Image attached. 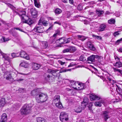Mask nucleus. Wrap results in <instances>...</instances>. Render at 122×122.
I'll return each mask as SVG.
<instances>
[{
    "instance_id": "e433bc0d",
    "label": "nucleus",
    "mask_w": 122,
    "mask_h": 122,
    "mask_svg": "<svg viewBox=\"0 0 122 122\" xmlns=\"http://www.w3.org/2000/svg\"><path fill=\"white\" fill-rule=\"evenodd\" d=\"M57 71L56 70H54L51 69H48L47 71L48 73H50L52 74L55 73Z\"/></svg>"
},
{
    "instance_id": "6e6552de",
    "label": "nucleus",
    "mask_w": 122,
    "mask_h": 122,
    "mask_svg": "<svg viewBox=\"0 0 122 122\" xmlns=\"http://www.w3.org/2000/svg\"><path fill=\"white\" fill-rule=\"evenodd\" d=\"M26 12L25 11H23L20 12L19 14L20 16H21V20L22 21L23 20L26 19L28 18V16L26 14Z\"/></svg>"
},
{
    "instance_id": "8fccbe9b",
    "label": "nucleus",
    "mask_w": 122,
    "mask_h": 122,
    "mask_svg": "<svg viewBox=\"0 0 122 122\" xmlns=\"http://www.w3.org/2000/svg\"><path fill=\"white\" fill-rule=\"evenodd\" d=\"M19 91L20 93H22L25 92V90L24 88H20L19 89Z\"/></svg>"
},
{
    "instance_id": "bb28decb",
    "label": "nucleus",
    "mask_w": 122,
    "mask_h": 122,
    "mask_svg": "<svg viewBox=\"0 0 122 122\" xmlns=\"http://www.w3.org/2000/svg\"><path fill=\"white\" fill-rule=\"evenodd\" d=\"M44 77L46 80H48L51 77V76L48 74V73L47 72L46 73L44 74Z\"/></svg>"
},
{
    "instance_id": "9d476101",
    "label": "nucleus",
    "mask_w": 122,
    "mask_h": 122,
    "mask_svg": "<svg viewBox=\"0 0 122 122\" xmlns=\"http://www.w3.org/2000/svg\"><path fill=\"white\" fill-rule=\"evenodd\" d=\"M105 103V101L104 99H101L98 101L95 102L94 104L96 106L100 107L102 106V104H104Z\"/></svg>"
},
{
    "instance_id": "79ce46f5",
    "label": "nucleus",
    "mask_w": 122,
    "mask_h": 122,
    "mask_svg": "<svg viewBox=\"0 0 122 122\" xmlns=\"http://www.w3.org/2000/svg\"><path fill=\"white\" fill-rule=\"evenodd\" d=\"M42 44L43 48H46L48 46V43L46 42H42Z\"/></svg>"
},
{
    "instance_id": "72a5a7b5",
    "label": "nucleus",
    "mask_w": 122,
    "mask_h": 122,
    "mask_svg": "<svg viewBox=\"0 0 122 122\" xmlns=\"http://www.w3.org/2000/svg\"><path fill=\"white\" fill-rule=\"evenodd\" d=\"M113 69L114 72H118L119 73V74L120 76H122V70H120V69L116 68L114 67H113Z\"/></svg>"
},
{
    "instance_id": "de8ad7c7",
    "label": "nucleus",
    "mask_w": 122,
    "mask_h": 122,
    "mask_svg": "<svg viewBox=\"0 0 122 122\" xmlns=\"http://www.w3.org/2000/svg\"><path fill=\"white\" fill-rule=\"evenodd\" d=\"M92 104L91 102L89 103L88 104L87 106L89 110H90L91 109V108L92 106Z\"/></svg>"
},
{
    "instance_id": "0e129e2a",
    "label": "nucleus",
    "mask_w": 122,
    "mask_h": 122,
    "mask_svg": "<svg viewBox=\"0 0 122 122\" xmlns=\"http://www.w3.org/2000/svg\"><path fill=\"white\" fill-rule=\"evenodd\" d=\"M94 59H95V58H100L99 56L97 55H94Z\"/></svg>"
},
{
    "instance_id": "a19ab883",
    "label": "nucleus",
    "mask_w": 122,
    "mask_h": 122,
    "mask_svg": "<svg viewBox=\"0 0 122 122\" xmlns=\"http://www.w3.org/2000/svg\"><path fill=\"white\" fill-rule=\"evenodd\" d=\"M55 13L56 14H59L61 13L62 12V10H61L57 8L56 9L55 11Z\"/></svg>"
},
{
    "instance_id": "412c9836",
    "label": "nucleus",
    "mask_w": 122,
    "mask_h": 122,
    "mask_svg": "<svg viewBox=\"0 0 122 122\" xmlns=\"http://www.w3.org/2000/svg\"><path fill=\"white\" fill-rule=\"evenodd\" d=\"M106 25L104 24H101L100 26L99 31H102L104 30L105 29L106 27Z\"/></svg>"
},
{
    "instance_id": "680f3d73",
    "label": "nucleus",
    "mask_w": 122,
    "mask_h": 122,
    "mask_svg": "<svg viewBox=\"0 0 122 122\" xmlns=\"http://www.w3.org/2000/svg\"><path fill=\"white\" fill-rule=\"evenodd\" d=\"M70 3L72 5H73L74 3L73 0H69Z\"/></svg>"
},
{
    "instance_id": "c03bdc74",
    "label": "nucleus",
    "mask_w": 122,
    "mask_h": 122,
    "mask_svg": "<svg viewBox=\"0 0 122 122\" xmlns=\"http://www.w3.org/2000/svg\"><path fill=\"white\" fill-rule=\"evenodd\" d=\"M77 37L82 41H83L85 40V39L84 38V37L82 36L78 35L77 36Z\"/></svg>"
},
{
    "instance_id": "6e6d98bb",
    "label": "nucleus",
    "mask_w": 122,
    "mask_h": 122,
    "mask_svg": "<svg viewBox=\"0 0 122 122\" xmlns=\"http://www.w3.org/2000/svg\"><path fill=\"white\" fill-rule=\"evenodd\" d=\"M69 48H67L66 49H65L63 50V53H66L67 52H70L69 50Z\"/></svg>"
},
{
    "instance_id": "c85d7f7f",
    "label": "nucleus",
    "mask_w": 122,
    "mask_h": 122,
    "mask_svg": "<svg viewBox=\"0 0 122 122\" xmlns=\"http://www.w3.org/2000/svg\"><path fill=\"white\" fill-rule=\"evenodd\" d=\"M21 66L25 68L29 66L28 64L26 62L23 61L20 64Z\"/></svg>"
},
{
    "instance_id": "2eb2a0df",
    "label": "nucleus",
    "mask_w": 122,
    "mask_h": 122,
    "mask_svg": "<svg viewBox=\"0 0 122 122\" xmlns=\"http://www.w3.org/2000/svg\"><path fill=\"white\" fill-rule=\"evenodd\" d=\"M32 66L33 69L35 70H38L40 67V64L33 63H32Z\"/></svg>"
},
{
    "instance_id": "ea45409f",
    "label": "nucleus",
    "mask_w": 122,
    "mask_h": 122,
    "mask_svg": "<svg viewBox=\"0 0 122 122\" xmlns=\"http://www.w3.org/2000/svg\"><path fill=\"white\" fill-rule=\"evenodd\" d=\"M116 82V81H115L114 80H112V82H111V83H114V84H111V86H113V87H115V89L117 90V87H118V86L117 85L115 84V83Z\"/></svg>"
},
{
    "instance_id": "ddd939ff",
    "label": "nucleus",
    "mask_w": 122,
    "mask_h": 122,
    "mask_svg": "<svg viewBox=\"0 0 122 122\" xmlns=\"http://www.w3.org/2000/svg\"><path fill=\"white\" fill-rule=\"evenodd\" d=\"M48 24V23L47 21L43 20L41 18L40 19L38 23V25H43L45 26L47 25Z\"/></svg>"
},
{
    "instance_id": "774afa93",
    "label": "nucleus",
    "mask_w": 122,
    "mask_h": 122,
    "mask_svg": "<svg viewBox=\"0 0 122 122\" xmlns=\"http://www.w3.org/2000/svg\"><path fill=\"white\" fill-rule=\"evenodd\" d=\"M119 52H122V48H120L118 50Z\"/></svg>"
},
{
    "instance_id": "b1692460",
    "label": "nucleus",
    "mask_w": 122,
    "mask_h": 122,
    "mask_svg": "<svg viewBox=\"0 0 122 122\" xmlns=\"http://www.w3.org/2000/svg\"><path fill=\"white\" fill-rule=\"evenodd\" d=\"M78 83H76L75 81H72L70 82V84L72 87L75 89L76 88V86H77Z\"/></svg>"
},
{
    "instance_id": "e2e57ef3",
    "label": "nucleus",
    "mask_w": 122,
    "mask_h": 122,
    "mask_svg": "<svg viewBox=\"0 0 122 122\" xmlns=\"http://www.w3.org/2000/svg\"><path fill=\"white\" fill-rule=\"evenodd\" d=\"M53 25H52L51 26H50L47 30H51L53 27Z\"/></svg>"
},
{
    "instance_id": "7c9ffc66",
    "label": "nucleus",
    "mask_w": 122,
    "mask_h": 122,
    "mask_svg": "<svg viewBox=\"0 0 122 122\" xmlns=\"http://www.w3.org/2000/svg\"><path fill=\"white\" fill-rule=\"evenodd\" d=\"M7 116L6 114L4 113L3 114L2 116L1 119L2 120L5 122L7 120Z\"/></svg>"
},
{
    "instance_id": "052dcab7",
    "label": "nucleus",
    "mask_w": 122,
    "mask_h": 122,
    "mask_svg": "<svg viewBox=\"0 0 122 122\" xmlns=\"http://www.w3.org/2000/svg\"><path fill=\"white\" fill-rule=\"evenodd\" d=\"M59 63L61 65H63L64 64H65V62H63L61 61H59Z\"/></svg>"
},
{
    "instance_id": "423d86ee",
    "label": "nucleus",
    "mask_w": 122,
    "mask_h": 122,
    "mask_svg": "<svg viewBox=\"0 0 122 122\" xmlns=\"http://www.w3.org/2000/svg\"><path fill=\"white\" fill-rule=\"evenodd\" d=\"M34 30L36 32L41 33L43 32L45 30L42 26H40L38 24V25H36L34 29Z\"/></svg>"
},
{
    "instance_id": "a18cd8bd",
    "label": "nucleus",
    "mask_w": 122,
    "mask_h": 122,
    "mask_svg": "<svg viewBox=\"0 0 122 122\" xmlns=\"http://www.w3.org/2000/svg\"><path fill=\"white\" fill-rule=\"evenodd\" d=\"M122 41V38H121L120 39L117 40L115 43L116 44L118 45L119 43H121Z\"/></svg>"
},
{
    "instance_id": "f257e3e1",
    "label": "nucleus",
    "mask_w": 122,
    "mask_h": 122,
    "mask_svg": "<svg viewBox=\"0 0 122 122\" xmlns=\"http://www.w3.org/2000/svg\"><path fill=\"white\" fill-rule=\"evenodd\" d=\"M18 56H17L16 54L15 53H13L11 54H10L8 56V61H9V64L10 66V68L11 69V71H10L9 72H8V82L9 83H11L13 80V77L16 76L18 74L22 75H25L26 74L21 73L15 70L12 67V63L10 62V60L9 58L11 59L13 58L16 57Z\"/></svg>"
},
{
    "instance_id": "bf43d9fd",
    "label": "nucleus",
    "mask_w": 122,
    "mask_h": 122,
    "mask_svg": "<svg viewBox=\"0 0 122 122\" xmlns=\"http://www.w3.org/2000/svg\"><path fill=\"white\" fill-rule=\"evenodd\" d=\"M58 24L60 25H61V23L58 21H57L54 23V24Z\"/></svg>"
},
{
    "instance_id": "393cba45",
    "label": "nucleus",
    "mask_w": 122,
    "mask_h": 122,
    "mask_svg": "<svg viewBox=\"0 0 122 122\" xmlns=\"http://www.w3.org/2000/svg\"><path fill=\"white\" fill-rule=\"evenodd\" d=\"M5 103V100L4 98H2L0 101V108L3 107Z\"/></svg>"
},
{
    "instance_id": "4468645a",
    "label": "nucleus",
    "mask_w": 122,
    "mask_h": 122,
    "mask_svg": "<svg viewBox=\"0 0 122 122\" xmlns=\"http://www.w3.org/2000/svg\"><path fill=\"white\" fill-rule=\"evenodd\" d=\"M85 85L82 84L78 83L77 86L76 87V88L75 89L80 90L83 89L85 87Z\"/></svg>"
},
{
    "instance_id": "473e14b6",
    "label": "nucleus",
    "mask_w": 122,
    "mask_h": 122,
    "mask_svg": "<svg viewBox=\"0 0 122 122\" xmlns=\"http://www.w3.org/2000/svg\"><path fill=\"white\" fill-rule=\"evenodd\" d=\"M114 66L118 68H120L122 66V63L120 61L117 62L115 63Z\"/></svg>"
},
{
    "instance_id": "09e8293b",
    "label": "nucleus",
    "mask_w": 122,
    "mask_h": 122,
    "mask_svg": "<svg viewBox=\"0 0 122 122\" xmlns=\"http://www.w3.org/2000/svg\"><path fill=\"white\" fill-rule=\"evenodd\" d=\"M77 9L79 10H81L83 9L81 5H79L77 7Z\"/></svg>"
},
{
    "instance_id": "a878e982",
    "label": "nucleus",
    "mask_w": 122,
    "mask_h": 122,
    "mask_svg": "<svg viewBox=\"0 0 122 122\" xmlns=\"http://www.w3.org/2000/svg\"><path fill=\"white\" fill-rule=\"evenodd\" d=\"M64 37H63L59 38L58 40H57L56 43H58L60 44H64Z\"/></svg>"
},
{
    "instance_id": "9b49d317",
    "label": "nucleus",
    "mask_w": 122,
    "mask_h": 122,
    "mask_svg": "<svg viewBox=\"0 0 122 122\" xmlns=\"http://www.w3.org/2000/svg\"><path fill=\"white\" fill-rule=\"evenodd\" d=\"M90 97V99L92 101L98 100L101 99V98L93 94H91Z\"/></svg>"
},
{
    "instance_id": "5fc2aeb1",
    "label": "nucleus",
    "mask_w": 122,
    "mask_h": 122,
    "mask_svg": "<svg viewBox=\"0 0 122 122\" xmlns=\"http://www.w3.org/2000/svg\"><path fill=\"white\" fill-rule=\"evenodd\" d=\"M95 36L96 37V38H97L98 40H102V37L100 36Z\"/></svg>"
},
{
    "instance_id": "a211bd4d",
    "label": "nucleus",
    "mask_w": 122,
    "mask_h": 122,
    "mask_svg": "<svg viewBox=\"0 0 122 122\" xmlns=\"http://www.w3.org/2000/svg\"><path fill=\"white\" fill-rule=\"evenodd\" d=\"M109 113V112L107 111H104L103 112V116L105 121H106L109 118V117L108 116Z\"/></svg>"
},
{
    "instance_id": "f704fd0d",
    "label": "nucleus",
    "mask_w": 122,
    "mask_h": 122,
    "mask_svg": "<svg viewBox=\"0 0 122 122\" xmlns=\"http://www.w3.org/2000/svg\"><path fill=\"white\" fill-rule=\"evenodd\" d=\"M70 52H73L76 51V48L74 46H71L69 48Z\"/></svg>"
},
{
    "instance_id": "f3484780",
    "label": "nucleus",
    "mask_w": 122,
    "mask_h": 122,
    "mask_svg": "<svg viewBox=\"0 0 122 122\" xmlns=\"http://www.w3.org/2000/svg\"><path fill=\"white\" fill-rule=\"evenodd\" d=\"M94 55H92L88 57L87 58V62L89 63H91L94 61Z\"/></svg>"
},
{
    "instance_id": "dca6fc26",
    "label": "nucleus",
    "mask_w": 122,
    "mask_h": 122,
    "mask_svg": "<svg viewBox=\"0 0 122 122\" xmlns=\"http://www.w3.org/2000/svg\"><path fill=\"white\" fill-rule=\"evenodd\" d=\"M88 102V99L86 97L84 98L83 101L82 102L81 104V106L83 107V108L85 107H86V105L87 104Z\"/></svg>"
},
{
    "instance_id": "864d4df0",
    "label": "nucleus",
    "mask_w": 122,
    "mask_h": 122,
    "mask_svg": "<svg viewBox=\"0 0 122 122\" xmlns=\"http://www.w3.org/2000/svg\"><path fill=\"white\" fill-rule=\"evenodd\" d=\"M119 31L115 32H114L113 33V35L114 36H117L119 34Z\"/></svg>"
},
{
    "instance_id": "c756f323",
    "label": "nucleus",
    "mask_w": 122,
    "mask_h": 122,
    "mask_svg": "<svg viewBox=\"0 0 122 122\" xmlns=\"http://www.w3.org/2000/svg\"><path fill=\"white\" fill-rule=\"evenodd\" d=\"M38 89H35L31 92V94L32 95L35 96L37 95L38 94Z\"/></svg>"
},
{
    "instance_id": "cd10ccee",
    "label": "nucleus",
    "mask_w": 122,
    "mask_h": 122,
    "mask_svg": "<svg viewBox=\"0 0 122 122\" xmlns=\"http://www.w3.org/2000/svg\"><path fill=\"white\" fill-rule=\"evenodd\" d=\"M96 14L99 16H102V15L104 13L103 11L100 10H96Z\"/></svg>"
},
{
    "instance_id": "13d9d810",
    "label": "nucleus",
    "mask_w": 122,
    "mask_h": 122,
    "mask_svg": "<svg viewBox=\"0 0 122 122\" xmlns=\"http://www.w3.org/2000/svg\"><path fill=\"white\" fill-rule=\"evenodd\" d=\"M72 40L71 38H67V43L71 41Z\"/></svg>"
},
{
    "instance_id": "1a4fd4ad",
    "label": "nucleus",
    "mask_w": 122,
    "mask_h": 122,
    "mask_svg": "<svg viewBox=\"0 0 122 122\" xmlns=\"http://www.w3.org/2000/svg\"><path fill=\"white\" fill-rule=\"evenodd\" d=\"M20 57L25 58L26 59L28 60L29 59V56L23 51H21L20 53Z\"/></svg>"
},
{
    "instance_id": "4be33fe9",
    "label": "nucleus",
    "mask_w": 122,
    "mask_h": 122,
    "mask_svg": "<svg viewBox=\"0 0 122 122\" xmlns=\"http://www.w3.org/2000/svg\"><path fill=\"white\" fill-rule=\"evenodd\" d=\"M31 14L32 16H36L37 13V12L35 8H32L31 9Z\"/></svg>"
},
{
    "instance_id": "6ab92c4d",
    "label": "nucleus",
    "mask_w": 122,
    "mask_h": 122,
    "mask_svg": "<svg viewBox=\"0 0 122 122\" xmlns=\"http://www.w3.org/2000/svg\"><path fill=\"white\" fill-rule=\"evenodd\" d=\"M60 96L59 95H56L54 98L53 102L54 103H56L57 102H60Z\"/></svg>"
},
{
    "instance_id": "49530a36",
    "label": "nucleus",
    "mask_w": 122,
    "mask_h": 122,
    "mask_svg": "<svg viewBox=\"0 0 122 122\" xmlns=\"http://www.w3.org/2000/svg\"><path fill=\"white\" fill-rule=\"evenodd\" d=\"M79 59L80 61H83L86 60L85 58L83 55H81V56L80 57Z\"/></svg>"
},
{
    "instance_id": "4d7b16f0",
    "label": "nucleus",
    "mask_w": 122,
    "mask_h": 122,
    "mask_svg": "<svg viewBox=\"0 0 122 122\" xmlns=\"http://www.w3.org/2000/svg\"><path fill=\"white\" fill-rule=\"evenodd\" d=\"M47 56L48 57H49L51 58H53V57L52 56H58L59 55H47Z\"/></svg>"
},
{
    "instance_id": "603ef678",
    "label": "nucleus",
    "mask_w": 122,
    "mask_h": 122,
    "mask_svg": "<svg viewBox=\"0 0 122 122\" xmlns=\"http://www.w3.org/2000/svg\"><path fill=\"white\" fill-rule=\"evenodd\" d=\"M66 14L67 18H69L71 15V13L69 11H67L66 12Z\"/></svg>"
},
{
    "instance_id": "2f4dec72",
    "label": "nucleus",
    "mask_w": 122,
    "mask_h": 122,
    "mask_svg": "<svg viewBox=\"0 0 122 122\" xmlns=\"http://www.w3.org/2000/svg\"><path fill=\"white\" fill-rule=\"evenodd\" d=\"M37 122H46V120L44 118L40 117L36 118Z\"/></svg>"
},
{
    "instance_id": "f8f14e48",
    "label": "nucleus",
    "mask_w": 122,
    "mask_h": 122,
    "mask_svg": "<svg viewBox=\"0 0 122 122\" xmlns=\"http://www.w3.org/2000/svg\"><path fill=\"white\" fill-rule=\"evenodd\" d=\"M23 23H27L28 24L30 25L32 24L33 23V21L30 19L28 17V18L26 19L23 20L22 21Z\"/></svg>"
},
{
    "instance_id": "3c124183",
    "label": "nucleus",
    "mask_w": 122,
    "mask_h": 122,
    "mask_svg": "<svg viewBox=\"0 0 122 122\" xmlns=\"http://www.w3.org/2000/svg\"><path fill=\"white\" fill-rule=\"evenodd\" d=\"M8 7L12 10H14L15 8V7L13 5L9 4H8Z\"/></svg>"
},
{
    "instance_id": "aec40b11",
    "label": "nucleus",
    "mask_w": 122,
    "mask_h": 122,
    "mask_svg": "<svg viewBox=\"0 0 122 122\" xmlns=\"http://www.w3.org/2000/svg\"><path fill=\"white\" fill-rule=\"evenodd\" d=\"M87 46L89 49L93 51L95 50V48L91 42H88L87 43Z\"/></svg>"
},
{
    "instance_id": "c9c22d12",
    "label": "nucleus",
    "mask_w": 122,
    "mask_h": 122,
    "mask_svg": "<svg viewBox=\"0 0 122 122\" xmlns=\"http://www.w3.org/2000/svg\"><path fill=\"white\" fill-rule=\"evenodd\" d=\"M35 6L37 8H39L40 6V4L39 1L37 0H34Z\"/></svg>"
},
{
    "instance_id": "58836bf2",
    "label": "nucleus",
    "mask_w": 122,
    "mask_h": 122,
    "mask_svg": "<svg viewBox=\"0 0 122 122\" xmlns=\"http://www.w3.org/2000/svg\"><path fill=\"white\" fill-rule=\"evenodd\" d=\"M108 23L110 24H114L115 22V20L113 18H111L108 20Z\"/></svg>"
},
{
    "instance_id": "0eeeda50",
    "label": "nucleus",
    "mask_w": 122,
    "mask_h": 122,
    "mask_svg": "<svg viewBox=\"0 0 122 122\" xmlns=\"http://www.w3.org/2000/svg\"><path fill=\"white\" fill-rule=\"evenodd\" d=\"M60 32L59 30H57V31H56V33L51 37V38L53 39L52 41V43H54L56 42L57 40L56 39V37L57 35H59Z\"/></svg>"
},
{
    "instance_id": "7ed1b4c3",
    "label": "nucleus",
    "mask_w": 122,
    "mask_h": 122,
    "mask_svg": "<svg viewBox=\"0 0 122 122\" xmlns=\"http://www.w3.org/2000/svg\"><path fill=\"white\" fill-rule=\"evenodd\" d=\"M94 69V71H92V73H94L96 74V75L99 77H101L102 76V75H107V78L110 82H112V76L110 75L108 73H107L106 74L102 72L101 71H98L94 67H93Z\"/></svg>"
},
{
    "instance_id": "39448f33",
    "label": "nucleus",
    "mask_w": 122,
    "mask_h": 122,
    "mask_svg": "<svg viewBox=\"0 0 122 122\" xmlns=\"http://www.w3.org/2000/svg\"><path fill=\"white\" fill-rule=\"evenodd\" d=\"M60 118L62 122H66L68 120L67 114L64 112H61L60 114Z\"/></svg>"
},
{
    "instance_id": "37998d69",
    "label": "nucleus",
    "mask_w": 122,
    "mask_h": 122,
    "mask_svg": "<svg viewBox=\"0 0 122 122\" xmlns=\"http://www.w3.org/2000/svg\"><path fill=\"white\" fill-rule=\"evenodd\" d=\"M8 41L7 39H5V37H3L2 38L0 39V42H5L6 41Z\"/></svg>"
},
{
    "instance_id": "20e7f679",
    "label": "nucleus",
    "mask_w": 122,
    "mask_h": 122,
    "mask_svg": "<svg viewBox=\"0 0 122 122\" xmlns=\"http://www.w3.org/2000/svg\"><path fill=\"white\" fill-rule=\"evenodd\" d=\"M30 104H25L20 110L22 114H27L30 113L31 111V107Z\"/></svg>"
},
{
    "instance_id": "f03ea898",
    "label": "nucleus",
    "mask_w": 122,
    "mask_h": 122,
    "mask_svg": "<svg viewBox=\"0 0 122 122\" xmlns=\"http://www.w3.org/2000/svg\"><path fill=\"white\" fill-rule=\"evenodd\" d=\"M48 96L46 94L39 93L36 97V99L38 103H41L46 102L47 100Z\"/></svg>"
},
{
    "instance_id": "69168bd1",
    "label": "nucleus",
    "mask_w": 122,
    "mask_h": 122,
    "mask_svg": "<svg viewBox=\"0 0 122 122\" xmlns=\"http://www.w3.org/2000/svg\"><path fill=\"white\" fill-rule=\"evenodd\" d=\"M15 29L17 30H20V31H21L22 32H23V31H22V30L20 28H15Z\"/></svg>"
},
{
    "instance_id": "4c0bfd02",
    "label": "nucleus",
    "mask_w": 122,
    "mask_h": 122,
    "mask_svg": "<svg viewBox=\"0 0 122 122\" xmlns=\"http://www.w3.org/2000/svg\"><path fill=\"white\" fill-rule=\"evenodd\" d=\"M55 104L56 106L59 108H62L63 107L62 104L60 102Z\"/></svg>"
},
{
    "instance_id": "5701e85b",
    "label": "nucleus",
    "mask_w": 122,
    "mask_h": 122,
    "mask_svg": "<svg viewBox=\"0 0 122 122\" xmlns=\"http://www.w3.org/2000/svg\"><path fill=\"white\" fill-rule=\"evenodd\" d=\"M76 112L77 113H80L82 110V108L80 106H78L76 107L74 109Z\"/></svg>"
},
{
    "instance_id": "338daca9",
    "label": "nucleus",
    "mask_w": 122,
    "mask_h": 122,
    "mask_svg": "<svg viewBox=\"0 0 122 122\" xmlns=\"http://www.w3.org/2000/svg\"><path fill=\"white\" fill-rule=\"evenodd\" d=\"M64 44L67 43V39L65 38L64 37Z\"/></svg>"
}]
</instances>
